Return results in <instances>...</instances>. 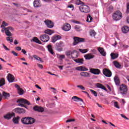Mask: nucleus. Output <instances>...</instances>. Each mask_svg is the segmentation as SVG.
<instances>
[{
  "label": "nucleus",
  "instance_id": "1",
  "mask_svg": "<svg viewBox=\"0 0 129 129\" xmlns=\"http://www.w3.org/2000/svg\"><path fill=\"white\" fill-rule=\"evenodd\" d=\"M24 124H33L35 122V119L31 117H25L21 119Z\"/></svg>",
  "mask_w": 129,
  "mask_h": 129
},
{
  "label": "nucleus",
  "instance_id": "2",
  "mask_svg": "<svg viewBox=\"0 0 129 129\" xmlns=\"http://www.w3.org/2000/svg\"><path fill=\"white\" fill-rule=\"evenodd\" d=\"M121 18H122V13L119 11L115 12L112 15L113 21H119V20H121Z\"/></svg>",
  "mask_w": 129,
  "mask_h": 129
},
{
  "label": "nucleus",
  "instance_id": "3",
  "mask_svg": "<svg viewBox=\"0 0 129 129\" xmlns=\"http://www.w3.org/2000/svg\"><path fill=\"white\" fill-rule=\"evenodd\" d=\"M17 103H19V106H22V107H26L24 104H28L30 105V103L28 101L24 99H20L17 101Z\"/></svg>",
  "mask_w": 129,
  "mask_h": 129
},
{
  "label": "nucleus",
  "instance_id": "4",
  "mask_svg": "<svg viewBox=\"0 0 129 129\" xmlns=\"http://www.w3.org/2000/svg\"><path fill=\"white\" fill-rule=\"evenodd\" d=\"M79 10L82 13H89L90 12V9L89 7L87 6V5H81L79 7Z\"/></svg>",
  "mask_w": 129,
  "mask_h": 129
},
{
  "label": "nucleus",
  "instance_id": "5",
  "mask_svg": "<svg viewBox=\"0 0 129 129\" xmlns=\"http://www.w3.org/2000/svg\"><path fill=\"white\" fill-rule=\"evenodd\" d=\"M74 53H77L76 50H68L66 52V55L67 56L68 58H69L70 59H71V58H77L78 57L77 55L75 57L72 55L73 54H74Z\"/></svg>",
  "mask_w": 129,
  "mask_h": 129
},
{
  "label": "nucleus",
  "instance_id": "6",
  "mask_svg": "<svg viewBox=\"0 0 129 129\" xmlns=\"http://www.w3.org/2000/svg\"><path fill=\"white\" fill-rule=\"evenodd\" d=\"M44 23L49 29H52L54 27V23L50 20H45Z\"/></svg>",
  "mask_w": 129,
  "mask_h": 129
},
{
  "label": "nucleus",
  "instance_id": "7",
  "mask_svg": "<svg viewBox=\"0 0 129 129\" xmlns=\"http://www.w3.org/2000/svg\"><path fill=\"white\" fill-rule=\"evenodd\" d=\"M84 38H80L79 37H74V42L73 45L75 46L78 44V43H80V42H84Z\"/></svg>",
  "mask_w": 129,
  "mask_h": 129
},
{
  "label": "nucleus",
  "instance_id": "8",
  "mask_svg": "<svg viewBox=\"0 0 129 129\" xmlns=\"http://www.w3.org/2000/svg\"><path fill=\"white\" fill-rule=\"evenodd\" d=\"M39 38L41 41L44 42H47L49 41V40H50V37L49 36L46 34L40 35Z\"/></svg>",
  "mask_w": 129,
  "mask_h": 129
},
{
  "label": "nucleus",
  "instance_id": "9",
  "mask_svg": "<svg viewBox=\"0 0 129 129\" xmlns=\"http://www.w3.org/2000/svg\"><path fill=\"white\" fill-rule=\"evenodd\" d=\"M103 74L106 77H111V72L108 70L107 69H104L103 70Z\"/></svg>",
  "mask_w": 129,
  "mask_h": 129
},
{
  "label": "nucleus",
  "instance_id": "10",
  "mask_svg": "<svg viewBox=\"0 0 129 129\" xmlns=\"http://www.w3.org/2000/svg\"><path fill=\"white\" fill-rule=\"evenodd\" d=\"M90 72L95 75H99L100 74V70L98 69H90Z\"/></svg>",
  "mask_w": 129,
  "mask_h": 129
},
{
  "label": "nucleus",
  "instance_id": "11",
  "mask_svg": "<svg viewBox=\"0 0 129 129\" xmlns=\"http://www.w3.org/2000/svg\"><path fill=\"white\" fill-rule=\"evenodd\" d=\"M62 29L66 32H68L71 30V25L68 23H67L63 26Z\"/></svg>",
  "mask_w": 129,
  "mask_h": 129
},
{
  "label": "nucleus",
  "instance_id": "12",
  "mask_svg": "<svg viewBox=\"0 0 129 129\" xmlns=\"http://www.w3.org/2000/svg\"><path fill=\"white\" fill-rule=\"evenodd\" d=\"M84 57L86 60H90L91 59H93V58H94L95 56L92 54V53H88L87 54H85L84 55Z\"/></svg>",
  "mask_w": 129,
  "mask_h": 129
},
{
  "label": "nucleus",
  "instance_id": "13",
  "mask_svg": "<svg viewBox=\"0 0 129 129\" xmlns=\"http://www.w3.org/2000/svg\"><path fill=\"white\" fill-rule=\"evenodd\" d=\"M7 79L9 82L12 83L14 82V81H15V77H14V75L11 74H8L7 76Z\"/></svg>",
  "mask_w": 129,
  "mask_h": 129
},
{
  "label": "nucleus",
  "instance_id": "14",
  "mask_svg": "<svg viewBox=\"0 0 129 129\" xmlns=\"http://www.w3.org/2000/svg\"><path fill=\"white\" fill-rule=\"evenodd\" d=\"M97 49L98 52H99L100 54L102 55V56H106V52H105V51H104V49H103V48L99 47H97Z\"/></svg>",
  "mask_w": 129,
  "mask_h": 129
},
{
  "label": "nucleus",
  "instance_id": "15",
  "mask_svg": "<svg viewBox=\"0 0 129 129\" xmlns=\"http://www.w3.org/2000/svg\"><path fill=\"white\" fill-rule=\"evenodd\" d=\"M120 91L121 94H125L126 91H127V89H126V87L125 85H122L120 87Z\"/></svg>",
  "mask_w": 129,
  "mask_h": 129
},
{
  "label": "nucleus",
  "instance_id": "16",
  "mask_svg": "<svg viewBox=\"0 0 129 129\" xmlns=\"http://www.w3.org/2000/svg\"><path fill=\"white\" fill-rule=\"evenodd\" d=\"M12 30H13V28L11 27H8L7 30L5 32L6 36H8V37H12V36H13V34L11 33V31H10Z\"/></svg>",
  "mask_w": 129,
  "mask_h": 129
},
{
  "label": "nucleus",
  "instance_id": "17",
  "mask_svg": "<svg viewBox=\"0 0 129 129\" xmlns=\"http://www.w3.org/2000/svg\"><path fill=\"white\" fill-rule=\"evenodd\" d=\"M33 6L34 8H40L42 7V5L39 0H35L33 3Z\"/></svg>",
  "mask_w": 129,
  "mask_h": 129
},
{
  "label": "nucleus",
  "instance_id": "18",
  "mask_svg": "<svg viewBox=\"0 0 129 129\" xmlns=\"http://www.w3.org/2000/svg\"><path fill=\"white\" fill-rule=\"evenodd\" d=\"M33 109L35 111H38V112H43V111H44V109L43 107L38 106H35L33 107Z\"/></svg>",
  "mask_w": 129,
  "mask_h": 129
},
{
  "label": "nucleus",
  "instance_id": "19",
  "mask_svg": "<svg viewBox=\"0 0 129 129\" xmlns=\"http://www.w3.org/2000/svg\"><path fill=\"white\" fill-rule=\"evenodd\" d=\"M15 87L17 89L18 92L20 95H23V94H24V91L23 90H22V88L20 87V86L18 85H15Z\"/></svg>",
  "mask_w": 129,
  "mask_h": 129
},
{
  "label": "nucleus",
  "instance_id": "20",
  "mask_svg": "<svg viewBox=\"0 0 129 129\" xmlns=\"http://www.w3.org/2000/svg\"><path fill=\"white\" fill-rule=\"evenodd\" d=\"M78 71H88V69L85 68V67L80 66L76 68Z\"/></svg>",
  "mask_w": 129,
  "mask_h": 129
},
{
  "label": "nucleus",
  "instance_id": "21",
  "mask_svg": "<svg viewBox=\"0 0 129 129\" xmlns=\"http://www.w3.org/2000/svg\"><path fill=\"white\" fill-rule=\"evenodd\" d=\"M61 39V36L59 35H56L53 36L51 39V42L52 43H55L56 42V41H58V40H60Z\"/></svg>",
  "mask_w": 129,
  "mask_h": 129
},
{
  "label": "nucleus",
  "instance_id": "22",
  "mask_svg": "<svg viewBox=\"0 0 129 129\" xmlns=\"http://www.w3.org/2000/svg\"><path fill=\"white\" fill-rule=\"evenodd\" d=\"M114 81L116 85H119L120 83V81L119 80V78H118V77H117V76H115L114 77Z\"/></svg>",
  "mask_w": 129,
  "mask_h": 129
},
{
  "label": "nucleus",
  "instance_id": "23",
  "mask_svg": "<svg viewBox=\"0 0 129 129\" xmlns=\"http://www.w3.org/2000/svg\"><path fill=\"white\" fill-rule=\"evenodd\" d=\"M15 111L17 113H24L25 112V110L22 108H17L15 109Z\"/></svg>",
  "mask_w": 129,
  "mask_h": 129
},
{
  "label": "nucleus",
  "instance_id": "24",
  "mask_svg": "<svg viewBox=\"0 0 129 129\" xmlns=\"http://www.w3.org/2000/svg\"><path fill=\"white\" fill-rule=\"evenodd\" d=\"M128 31H129L128 26H124L122 28V32L124 34H126V33H128Z\"/></svg>",
  "mask_w": 129,
  "mask_h": 129
},
{
  "label": "nucleus",
  "instance_id": "25",
  "mask_svg": "<svg viewBox=\"0 0 129 129\" xmlns=\"http://www.w3.org/2000/svg\"><path fill=\"white\" fill-rule=\"evenodd\" d=\"M2 95L5 99H7L10 97V93H7L5 91L3 92Z\"/></svg>",
  "mask_w": 129,
  "mask_h": 129
},
{
  "label": "nucleus",
  "instance_id": "26",
  "mask_svg": "<svg viewBox=\"0 0 129 129\" xmlns=\"http://www.w3.org/2000/svg\"><path fill=\"white\" fill-rule=\"evenodd\" d=\"M72 99H74V101H81L82 102H83V100H82V99L80 98H79L77 96H73L72 98Z\"/></svg>",
  "mask_w": 129,
  "mask_h": 129
},
{
  "label": "nucleus",
  "instance_id": "27",
  "mask_svg": "<svg viewBox=\"0 0 129 129\" xmlns=\"http://www.w3.org/2000/svg\"><path fill=\"white\" fill-rule=\"evenodd\" d=\"M96 87L97 88H101V89H103V90H105V91H107L106 88H105V87L102 85L101 84H97Z\"/></svg>",
  "mask_w": 129,
  "mask_h": 129
},
{
  "label": "nucleus",
  "instance_id": "28",
  "mask_svg": "<svg viewBox=\"0 0 129 129\" xmlns=\"http://www.w3.org/2000/svg\"><path fill=\"white\" fill-rule=\"evenodd\" d=\"M14 115H15V113H9L7 114L6 115H5L4 116V117L5 118H7V119H10V118H12V117H13V116H14Z\"/></svg>",
  "mask_w": 129,
  "mask_h": 129
},
{
  "label": "nucleus",
  "instance_id": "29",
  "mask_svg": "<svg viewBox=\"0 0 129 129\" xmlns=\"http://www.w3.org/2000/svg\"><path fill=\"white\" fill-rule=\"evenodd\" d=\"M110 56L111 59L114 60V59H116L118 57V54L117 53H111Z\"/></svg>",
  "mask_w": 129,
  "mask_h": 129
},
{
  "label": "nucleus",
  "instance_id": "30",
  "mask_svg": "<svg viewBox=\"0 0 129 129\" xmlns=\"http://www.w3.org/2000/svg\"><path fill=\"white\" fill-rule=\"evenodd\" d=\"M80 75L83 77H89L90 74L87 72H82L80 74Z\"/></svg>",
  "mask_w": 129,
  "mask_h": 129
},
{
  "label": "nucleus",
  "instance_id": "31",
  "mask_svg": "<svg viewBox=\"0 0 129 129\" xmlns=\"http://www.w3.org/2000/svg\"><path fill=\"white\" fill-rule=\"evenodd\" d=\"M75 62H76V63H79L80 64H82L83 63V62L84 60H83V58H78L74 60Z\"/></svg>",
  "mask_w": 129,
  "mask_h": 129
},
{
  "label": "nucleus",
  "instance_id": "32",
  "mask_svg": "<svg viewBox=\"0 0 129 129\" xmlns=\"http://www.w3.org/2000/svg\"><path fill=\"white\" fill-rule=\"evenodd\" d=\"M47 49L50 54H51L52 55H54V52H53V49H52V45L50 44L48 45L47 46Z\"/></svg>",
  "mask_w": 129,
  "mask_h": 129
},
{
  "label": "nucleus",
  "instance_id": "33",
  "mask_svg": "<svg viewBox=\"0 0 129 129\" xmlns=\"http://www.w3.org/2000/svg\"><path fill=\"white\" fill-rule=\"evenodd\" d=\"M44 33L45 34H47L48 35L51 36L52 34H53L54 32L51 30L50 29H47L45 30Z\"/></svg>",
  "mask_w": 129,
  "mask_h": 129
},
{
  "label": "nucleus",
  "instance_id": "34",
  "mask_svg": "<svg viewBox=\"0 0 129 129\" xmlns=\"http://www.w3.org/2000/svg\"><path fill=\"white\" fill-rule=\"evenodd\" d=\"M63 46H64V44L62 42H60L56 43V46L57 47V48H61L63 47Z\"/></svg>",
  "mask_w": 129,
  "mask_h": 129
},
{
  "label": "nucleus",
  "instance_id": "35",
  "mask_svg": "<svg viewBox=\"0 0 129 129\" xmlns=\"http://www.w3.org/2000/svg\"><path fill=\"white\" fill-rule=\"evenodd\" d=\"M113 64L116 68H120V64H119L118 62L114 61L113 62Z\"/></svg>",
  "mask_w": 129,
  "mask_h": 129
},
{
  "label": "nucleus",
  "instance_id": "36",
  "mask_svg": "<svg viewBox=\"0 0 129 129\" xmlns=\"http://www.w3.org/2000/svg\"><path fill=\"white\" fill-rule=\"evenodd\" d=\"M33 42H35V43H37V44H42V42L37 37H34L33 38Z\"/></svg>",
  "mask_w": 129,
  "mask_h": 129
},
{
  "label": "nucleus",
  "instance_id": "37",
  "mask_svg": "<svg viewBox=\"0 0 129 129\" xmlns=\"http://www.w3.org/2000/svg\"><path fill=\"white\" fill-rule=\"evenodd\" d=\"M92 20H93L92 17H91L90 15H88L87 17V22H88V23H91V22L92 21Z\"/></svg>",
  "mask_w": 129,
  "mask_h": 129
},
{
  "label": "nucleus",
  "instance_id": "38",
  "mask_svg": "<svg viewBox=\"0 0 129 129\" xmlns=\"http://www.w3.org/2000/svg\"><path fill=\"white\" fill-rule=\"evenodd\" d=\"M6 84V82L5 81V79L2 78L0 80V87L4 86Z\"/></svg>",
  "mask_w": 129,
  "mask_h": 129
},
{
  "label": "nucleus",
  "instance_id": "39",
  "mask_svg": "<svg viewBox=\"0 0 129 129\" xmlns=\"http://www.w3.org/2000/svg\"><path fill=\"white\" fill-rule=\"evenodd\" d=\"M33 57L35 58L36 60H37V61H40V62H43L42 58H41V57H39V56H37L36 55H34L33 56Z\"/></svg>",
  "mask_w": 129,
  "mask_h": 129
},
{
  "label": "nucleus",
  "instance_id": "40",
  "mask_svg": "<svg viewBox=\"0 0 129 129\" xmlns=\"http://www.w3.org/2000/svg\"><path fill=\"white\" fill-rule=\"evenodd\" d=\"M79 51L82 53V54H85V53H87L88 52V49H79Z\"/></svg>",
  "mask_w": 129,
  "mask_h": 129
},
{
  "label": "nucleus",
  "instance_id": "41",
  "mask_svg": "<svg viewBox=\"0 0 129 129\" xmlns=\"http://www.w3.org/2000/svg\"><path fill=\"white\" fill-rule=\"evenodd\" d=\"M19 119H20V117H14L13 119V122H14V123H18Z\"/></svg>",
  "mask_w": 129,
  "mask_h": 129
},
{
  "label": "nucleus",
  "instance_id": "42",
  "mask_svg": "<svg viewBox=\"0 0 129 129\" xmlns=\"http://www.w3.org/2000/svg\"><path fill=\"white\" fill-rule=\"evenodd\" d=\"M90 36L92 37H94L96 35V32L94 30H91L90 32Z\"/></svg>",
  "mask_w": 129,
  "mask_h": 129
},
{
  "label": "nucleus",
  "instance_id": "43",
  "mask_svg": "<svg viewBox=\"0 0 129 129\" xmlns=\"http://www.w3.org/2000/svg\"><path fill=\"white\" fill-rule=\"evenodd\" d=\"M6 40L7 41H8V42H11V43H13V42H14V40H13V37H7L6 38Z\"/></svg>",
  "mask_w": 129,
  "mask_h": 129
},
{
  "label": "nucleus",
  "instance_id": "44",
  "mask_svg": "<svg viewBox=\"0 0 129 129\" xmlns=\"http://www.w3.org/2000/svg\"><path fill=\"white\" fill-rule=\"evenodd\" d=\"M78 88H80L81 90H85V88L82 85H78L77 86Z\"/></svg>",
  "mask_w": 129,
  "mask_h": 129
},
{
  "label": "nucleus",
  "instance_id": "45",
  "mask_svg": "<svg viewBox=\"0 0 129 129\" xmlns=\"http://www.w3.org/2000/svg\"><path fill=\"white\" fill-rule=\"evenodd\" d=\"M91 92L94 95V96L96 97L97 96V93L93 90L90 89V90Z\"/></svg>",
  "mask_w": 129,
  "mask_h": 129
},
{
  "label": "nucleus",
  "instance_id": "46",
  "mask_svg": "<svg viewBox=\"0 0 129 129\" xmlns=\"http://www.w3.org/2000/svg\"><path fill=\"white\" fill-rule=\"evenodd\" d=\"M7 26H8V24L5 21H3L1 27V28H5V27H7Z\"/></svg>",
  "mask_w": 129,
  "mask_h": 129
},
{
  "label": "nucleus",
  "instance_id": "47",
  "mask_svg": "<svg viewBox=\"0 0 129 129\" xmlns=\"http://www.w3.org/2000/svg\"><path fill=\"white\" fill-rule=\"evenodd\" d=\"M76 5H82L83 4V2L80 0H77L76 3Z\"/></svg>",
  "mask_w": 129,
  "mask_h": 129
},
{
  "label": "nucleus",
  "instance_id": "48",
  "mask_svg": "<svg viewBox=\"0 0 129 129\" xmlns=\"http://www.w3.org/2000/svg\"><path fill=\"white\" fill-rule=\"evenodd\" d=\"M75 30H76V31H77L78 32H80V27L76 25V26H75Z\"/></svg>",
  "mask_w": 129,
  "mask_h": 129
},
{
  "label": "nucleus",
  "instance_id": "49",
  "mask_svg": "<svg viewBox=\"0 0 129 129\" xmlns=\"http://www.w3.org/2000/svg\"><path fill=\"white\" fill-rule=\"evenodd\" d=\"M72 121H75V119H69L67 120L66 122H71Z\"/></svg>",
  "mask_w": 129,
  "mask_h": 129
},
{
  "label": "nucleus",
  "instance_id": "50",
  "mask_svg": "<svg viewBox=\"0 0 129 129\" xmlns=\"http://www.w3.org/2000/svg\"><path fill=\"white\" fill-rule=\"evenodd\" d=\"M59 59H65V55L62 54L60 55L59 56Z\"/></svg>",
  "mask_w": 129,
  "mask_h": 129
},
{
  "label": "nucleus",
  "instance_id": "51",
  "mask_svg": "<svg viewBox=\"0 0 129 129\" xmlns=\"http://www.w3.org/2000/svg\"><path fill=\"white\" fill-rule=\"evenodd\" d=\"M112 10H113V7H112V6H109L108 9V11H109V12H111Z\"/></svg>",
  "mask_w": 129,
  "mask_h": 129
},
{
  "label": "nucleus",
  "instance_id": "52",
  "mask_svg": "<svg viewBox=\"0 0 129 129\" xmlns=\"http://www.w3.org/2000/svg\"><path fill=\"white\" fill-rule=\"evenodd\" d=\"M120 115H121V116L122 117H123V118H125V119H126L127 120H128L129 118H127L126 116L123 115V114H121Z\"/></svg>",
  "mask_w": 129,
  "mask_h": 129
},
{
  "label": "nucleus",
  "instance_id": "53",
  "mask_svg": "<svg viewBox=\"0 0 129 129\" xmlns=\"http://www.w3.org/2000/svg\"><path fill=\"white\" fill-rule=\"evenodd\" d=\"M114 105L115 107H116V108H119V107H118V106H117L118 105L117 102H114Z\"/></svg>",
  "mask_w": 129,
  "mask_h": 129
},
{
  "label": "nucleus",
  "instance_id": "54",
  "mask_svg": "<svg viewBox=\"0 0 129 129\" xmlns=\"http://www.w3.org/2000/svg\"><path fill=\"white\" fill-rule=\"evenodd\" d=\"M3 47L4 48L5 50H6V51H10V49L8 48L5 44H3Z\"/></svg>",
  "mask_w": 129,
  "mask_h": 129
},
{
  "label": "nucleus",
  "instance_id": "55",
  "mask_svg": "<svg viewBox=\"0 0 129 129\" xmlns=\"http://www.w3.org/2000/svg\"><path fill=\"white\" fill-rule=\"evenodd\" d=\"M91 52L92 53H93V54H96V53L97 52V51H96V50L93 49H91Z\"/></svg>",
  "mask_w": 129,
  "mask_h": 129
},
{
  "label": "nucleus",
  "instance_id": "56",
  "mask_svg": "<svg viewBox=\"0 0 129 129\" xmlns=\"http://www.w3.org/2000/svg\"><path fill=\"white\" fill-rule=\"evenodd\" d=\"M7 29L8 28H2L1 32H2V33H4V32H6Z\"/></svg>",
  "mask_w": 129,
  "mask_h": 129
},
{
  "label": "nucleus",
  "instance_id": "57",
  "mask_svg": "<svg viewBox=\"0 0 129 129\" xmlns=\"http://www.w3.org/2000/svg\"><path fill=\"white\" fill-rule=\"evenodd\" d=\"M11 53L14 55V56H18V53L14 51H11Z\"/></svg>",
  "mask_w": 129,
  "mask_h": 129
},
{
  "label": "nucleus",
  "instance_id": "58",
  "mask_svg": "<svg viewBox=\"0 0 129 129\" xmlns=\"http://www.w3.org/2000/svg\"><path fill=\"white\" fill-rule=\"evenodd\" d=\"M37 66L39 67V68H40V69H43V65L40 63H37Z\"/></svg>",
  "mask_w": 129,
  "mask_h": 129
},
{
  "label": "nucleus",
  "instance_id": "59",
  "mask_svg": "<svg viewBox=\"0 0 129 129\" xmlns=\"http://www.w3.org/2000/svg\"><path fill=\"white\" fill-rule=\"evenodd\" d=\"M16 50H17V51H21V50H22V48L20 46H17L16 47Z\"/></svg>",
  "mask_w": 129,
  "mask_h": 129
},
{
  "label": "nucleus",
  "instance_id": "60",
  "mask_svg": "<svg viewBox=\"0 0 129 129\" xmlns=\"http://www.w3.org/2000/svg\"><path fill=\"white\" fill-rule=\"evenodd\" d=\"M122 48H123L124 49H127V48H128V45H122Z\"/></svg>",
  "mask_w": 129,
  "mask_h": 129
},
{
  "label": "nucleus",
  "instance_id": "61",
  "mask_svg": "<svg viewBox=\"0 0 129 129\" xmlns=\"http://www.w3.org/2000/svg\"><path fill=\"white\" fill-rule=\"evenodd\" d=\"M68 8H69L70 9H73L74 6L73 5H70L68 6Z\"/></svg>",
  "mask_w": 129,
  "mask_h": 129
},
{
  "label": "nucleus",
  "instance_id": "62",
  "mask_svg": "<svg viewBox=\"0 0 129 129\" xmlns=\"http://www.w3.org/2000/svg\"><path fill=\"white\" fill-rule=\"evenodd\" d=\"M21 52L22 53H23V54H24V55L26 54V53H27V51H26V50L25 49H22Z\"/></svg>",
  "mask_w": 129,
  "mask_h": 129
},
{
  "label": "nucleus",
  "instance_id": "63",
  "mask_svg": "<svg viewBox=\"0 0 129 129\" xmlns=\"http://www.w3.org/2000/svg\"><path fill=\"white\" fill-rule=\"evenodd\" d=\"M19 44V42L17 41V40H15L14 41V45H18Z\"/></svg>",
  "mask_w": 129,
  "mask_h": 129
},
{
  "label": "nucleus",
  "instance_id": "64",
  "mask_svg": "<svg viewBox=\"0 0 129 129\" xmlns=\"http://www.w3.org/2000/svg\"><path fill=\"white\" fill-rule=\"evenodd\" d=\"M35 87H36L38 89H41V87H39L38 85H35Z\"/></svg>",
  "mask_w": 129,
  "mask_h": 129
}]
</instances>
